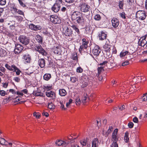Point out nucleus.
<instances>
[{"label": "nucleus", "mask_w": 147, "mask_h": 147, "mask_svg": "<svg viewBox=\"0 0 147 147\" xmlns=\"http://www.w3.org/2000/svg\"><path fill=\"white\" fill-rule=\"evenodd\" d=\"M42 114L43 115L45 116V117H48L49 115V114L48 113L45 112V111H43Z\"/></svg>", "instance_id": "nucleus-60"}, {"label": "nucleus", "mask_w": 147, "mask_h": 147, "mask_svg": "<svg viewBox=\"0 0 147 147\" xmlns=\"http://www.w3.org/2000/svg\"><path fill=\"white\" fill-rule=\"evenodd\" d=\"M73 101L71 99H70L69 100V102H67L66 104V107H68L69 106V105Z\"/></svg>", "instance_id": "nucleus-56"}, {"label": "nucleus", "mask_w": 147, "mask_h": 147, "mask_svg": "<svg viewBox=\"0 0 147 147\" xmlns=\"http://www.w3.org/2000/svg\"><path fill=\"white\" fill-rule=\"evenodd\" d=\"M0 95L2 96H4L6 94V92L3 90L0 91Z\"/></svg>", "instance_id": "nucleus-59"}, {"label": "nucleus", "mask_w": 147, "mask_h": 147, "mask_svg": "<svg viewBox=\"0 0 147 147\" xmlns=\"http://www.w3.org/2000/svg\"><path fill=\"white\" fill-rule=\"evenodd\" d=\"M23 58L24 59V61L25 63H29L31 60L30 56L28 54L24 55Z\"/></svg>", "instance_id": "nucleus-19"}, {"label": "nucleus", "mask_w": 147, "mask_h": 147, "mask_svg": "<svg viewBox=\"0 0 147 147\" xmlns=\"http://www.w3.org/2000/svg\"><path fill=\"white\" fill-rule=\"evenodd\" d=\"M75 0H65V1L68 3H73Z\"/></svg>", "instance_id": "nucleus-63"}, {"label": "nucleus", "mask_w": 147, "mask_h": 147, "mask_svg": "<svg viewBox=\"0 0 147 147\" xmlns=\"http://www.w3.org/2000/svg\"><path fill=\"white\" fill-rule=\"evenodd\" d=\"M146 17L145 12L142 10H139L136 13V17L139 20H143Z\"/></svg>", "instance_id": "nucleus-3"}, {"label": "nucleus", "mask_w": 147, "mask_h": 147, "mask_svg": "<svg viewBox=\"0 0 147 147\" xmlns=\"http://www.w3.org/2000/svg\"><path fill=\"white\" fill-rule=\"evenodd\" d=\"M113 129V127H112L111 126L109 127V129L107 131V133L108 134L110 133L111 132L112 130Z\"/></svg>", "instance_id": "nucleus-64"}, {"label": "nucleus", "mask_w": 147, "mask_h": 147, "mask_svg": "<svg viewBox=\"0 0 147 147\" xmlns=\"http://www.w3.org/2000/svg\"><path fill=\"white\" fill-rule=\"evenodd\" d=\"M88 96L87 94H84L83 95L81 100L83 104L86 102L87 100H88Z\"/></svg>", "instance_id": "nucleus-27"}, {"label": "nucleus", "mask_w": 147, "mask_h": 147, "mask_svg": "<svg viewBox=\"0 0 147 147\" xmlns=\"http://www.w3.org/2000/svg\"><path fill=\"white\" fill-rule=\"evenodd\" d=\"M8 7L10 8V9L14 13L16 11L17 8L15 4L13 3H10L9 4Z\"/></svg>", "instance_id": "nucleus-20"}, {"label": "nucleus", "mask_w": 147, "mask_h": 147, "mask_svg": "<svg viewBox=\"0 0 147 147\" xmlns=\"http://www.w3.org/2000/svg\"><path fill=\"white\" fill-rule=\"evenodd\" d=\"M24 49V47L21 45L16 44L15 45L14 52L15 54H18L21 52Z\"/></svg>", "instance_id": "nucleus-12"}, {"label": "nucleus", "mask_w": 147, "mask_h": 147, "mask_svg": "<svg viewBox=\"0 0 147 147\" xmlns=\"http://www.w3.org/2000/svg\"><path fill=\"white\" fill-rule=\"evenodd\" d=\"M107 36V34L102 31L98 35V36L100 40H103L106 39Z\"/></svg>", "instance_id": "nucleus-22"}, {"label": "nucleus", "mask_w": 147, "mask_h": 147, "mask_svg": "<svg viewBox=\"0 0 147 147\" xmlns=\"http://www.w3.org/2000/svg\"><path fill=\"white\" fill-rule=\"evenodd\" d=\"M19 2L20 5L23 7H25L26 6L25 4L24 3V0H18Z\"/></svg>", "instance_id": "nucleus-44"}, {"label": "nucleus", "mask_w": 147, "mask_h": 147, "mask_svg": "<svg viewBox=\"0 0 147 147\" xmlns=\"http://www.w3.org/2000/svg\"><path fill=\"white\" fill-rule=\"evenodd\" d=\"M111 22L112 26L114 28H116L119 24V20L117 18H113L111 20Z\"/></svg>", "instance_id": "nucleus-15"}, {"label": "nucleus", "mask_w": 147, "mask_h": 147, "mask_svg": "<svg viewBox=\"0 0 147 147\" xmlns=\"http://www.w3.org/2000/svg\"><path fill=\"white\" fill-rule=\"evenodd\" d=\"M129 133L127 131L126 132L125 134L124 140L125 141L127 142L129 141Z\"/></svg>", "instance_id": "nucleus-37"}, {"label": "nucleus", "mask_w": 147, "mask_h": 147, "mask_svg": "<svg viewBox=\"0 0 147 147\" xmlns=\"http://www.w3.org/2000/svg\"><path fill=\"white\" fill-rule=\"evenodd\" d=\"M124 5L123 0L120 1L118 3V5L120 9H122Z\"/></svg>", "instance_id": "nucleus-38"}, {"label": "nucleus", "mask_w": 147, "mask_h": 147, "mask_svg": "<svg viewBox=\"0 0 147 147\" xmlns=\"http://www.w3.org/2000/svg\"><path fill=\"white\" fill-rule=\"evenodd\" d=\"M76 71L78 73H82L83 71V69L81 67H78L77 68Z\"/></svg>", "instance_id": "nucleus-50"}, {"label": "nucleus", "mask_w": 147, "mask_h": 147, "mask_svg": "<svg viewBox=\"0 0 147 147\" xmlns=\"http://www.w3.org/2000/svg\"><path fill=\"white\" fill-rule=\"evenodd\" d=\"M54 53L55 54L59 55L61 54V49L58 47H55L53 49Z\"/></svg>", "instance_id": "nucleus-32"}, {"label": "nucleus", "mask_w": 147, "mask_h": 147, "mask_svg": "<svg viewBox=\"0 0 147 147\" xmlns=\"http://www.w3.org/2000/svg\"><path fill=\"white\" fill-rule=\"evenodd\" d=\"M46 95L48 97L52 98V99L53 100L56 97L55 93L53 91L50 90H47L46 92Z\"/></svg>", "instance_id": "nucleus-14"}, {"label": "nucleus", "mask_w": 147, "mask_h": 147, "mask_svg": "<svg viewBox=\"0 0 147 147\" xmlns=\"http://www.w3.org/2000/svg\"><path fill=\"white\" fill-rule=\"evenodd\" d=\"M133 121L134 122L137 123L138 122V118L136 117H134L133 119Z\"/></svg>", "instance_id": "nucleus-61"}, {"label": "nucleus", "mask_w": 147, "mask_h": 147, "mask_svg": "<svg viewBox=\"0 0 147 147\" xmlns=\"http://www.w3.org/2000/svg\"><path fill=\"white\" fill-rule=\"evenodd\" d=\"M29 26L30 29L34 30L36 31L41 29V28L39 26H36L32 24H30Z\"/></svg>", "instance_id": "nucleus-18"}, {"label": "nucleus", "mask_w": 147, "mask_h": 147, "mask_svg": "<svg viewBox=\"0 0 147 147\" xmlns=\"http://www.w3.org/2000/svg\"><path fill=\"white\" fill-rule=\"evenodd\" d=\"M94 19L97 21H99L101 19V17L99 14H96L94 17Z\"/></svg>", "instance_id": "nucleus-42"}, {"label": "nucleus", "mask_w": 147, "mask_h": 147, "mask_svg": "<svg viewBox=\"0 0 147 147\" xmlns=\"http://www.w3.org/2000/svg\"><path fill=\"white\" fill-rule=\"evenodd\" d=\"M111 147H119L118 145L117 142H111V144L110 146Z\"/></svg>", "instance_id": "nucleus-47"}, {"label": "nucleus", "mask_w": 147, "mask_h": 147, "mask_svg": "<svg viewBox=\"0 0 147 147\" xmlns=\"http://www.w3.org/2000/svg\"><path fill=\"white\" fill-rule=\"evenodd\" d=\"M5 66L8 69L11 71H13L14 70L17 69V67L14 65L10 66L8 64H6Z\"/></svg>", "instance_id": "nucleus-21"}, {"label": "nucleus", "mask_w": 147, "mask_h": 147, "mask_svg": "<svg viewBox=\"0 0 147 147\" xmlns=\"http://www.w3.org/2000/svg\"><path fill=\"white\" fill-rule=\"evenodd\" d=\"M35 50L43 55L46 56L47 54V52L40 45H36V47L35 48Z\"/></svg>", "instance_id": "nucleus-11"}, {"label": "nucleus", "mask_w": 147, "mask_h": 147, "mask_svg": "<svg viewBox=\"0 0 147 147\" xmlns=\"http://www.w3.org/2000/svg\"><path fill=\"white\" fill-rule=\"evenodd\" d=\"M69 143V141L66 139H65L63 140H58L56 142V144L57 146L63 147L66 146Z\"/></svg>", "instance_id": "nucleus-6"}, {"label": "nucleus", "mask_w": 147, "mask_h": 147, "mask_svg": "<svg viewBox=\"0 0 147 147\" xmlns=\"http://www.w3.org/2000/svg\"><path fill=\"white\" fill-rule=\"evenodd\" d=\"M60 7V5L57 3H55L51 7V10L55 13L57 12L59 10Z\"/></svg>", "instance_id": "nucleus-16"}, {"label": "nucleus", "mask_w": 147, "mask_h": 147, "mask_svg": "<svg viewBox=\"0 0 147 147\" xmlns=\"http://www.w3.org/2000/svg\"><path fill=\"white\" fill-rule=\"evenodd\" d=\"M134 125V124L133 123L131 122L129 123L128 124V126L130 128H132L133 127Z\"/></svg>", "instance_id": "nucleus-55"}, {"label": "nucleus", "mask_w": 147, "mask_h": 147, "mask_svg": "<svg viewBox=\"0 0 147 147\" xmlns=\"http://www.w3.org/2000/svg\"><path fill=\"white\" fill-rule=\"evenodd\" d=\"M86 142L87 141L86 140L80 141V143L82 145L83 147L86 146Z\"/></svg>", "instance_id": "nucleus-53"}, {"label": "nucleus", "mask_w": 147, "mask_h": 147, "mask_svg": "<svg viewBox=\"0 0 147 147\" xmlns=\"http://www.w3.org/2000/svg\"><path fill=\"white\" fill-rule=\"evenodd\" d=\"M38 64L41 68L44 67L45 64V61L44 59H39L38 61Z\"/></svg>", "instance_id": "nucleus-24"}, {"label": "nucleus", "mask_w": 147, "mask_h": 147, "mask_svg": "<svg viewBox=\"0 0 147 147\" xmlns=\"http://www.w3.org/2000/svg\"><path fill=\"white\" fill-rule=\"evenodd\" d=\"M6 49L0 46V56L1 57H4L7 55V52L6 50Z\"/></svg>", "instance_id": "nucleus-17"}, {"label": "nucleus", "mask_w": 147, "mask_h": 147, "mask_svg": "<svg viewBox=\"0 0 147 147\" xmlns=\"http://www.w3.org/2000/svg\"><path fill=\"white\" fill-rule=\"evenodd\" d=\"M120 16L121 17L123 18L124 19L126 18V17L125 16V14L124 12H122L120 14Z\"/></svg>", "instance_id": "nucleus-58"}, {"label": "nucleus", "mask_w": 147, "mask_h": 147, "mask_svg": "<svg viewBox=\"0 0 147 147\" xmlns=\"http://www.w3.org/2000/svg\"><path fill=\"white\" fill-rule=\"evenodd\" d=\"M6 0H0V5H4L6 3Z\"/></svg>", "instance_id": "nucleus-51"}, {"label": "nucleus", "mask_w": 147, "mask_h": 147, "mask_svg": "<svg viewBox=\"0 0 147 147\" xmlns=\"http://www.w3.org/2000/svg\"><path fill=\"white\" fill-rule=\"evenodd\" d=\"M35 38L36 40L40 43L42 44V38L39 35H37L35 37Z\"/></svg>", "instance_id": "nucleus-30"}, {"label": "nucleus", "mask_w": 147, "mask_h": 147, "mask_svg": "<svg viewBox=\"0 0 147 147\" xmlns=\"http://www.w3.org/2000/svg\"><path fill=\"white\" fill-rule=\"evenodd\" d=\"M73 60L75 61L76 62L78 61V57L77 53L75 52L73 53L71 57Z\"/></svg>", "instance_id": "nucleus-31"}, {"label": "nucleus", "mask_w": 147, "mask_h": 147, "mask_svg": "<svg viewBox=\"0 0 147 147\" xmlns=\"http://www.w3.org/2000/svg\"><path fill=\"white\" fill-rule=\"evenodd\" d=\"M70 80H71V81L73 83H74V82H76V81L77 80V79L76 77H71Z\"/></svg>", "instance_id": "nucleus-54"}, {"label": "nucleus", "mask_w": 147, "mask_h": 147, "mask_svg": "<svg viewBox=\"0 0 147 147\" xmlns=\"http://www.w3.org/2000/svg\"><path fill=\"white\" fill-rule=\"evenodd\" d=\"M98 140L97 138L93 139L92 142V147H98Z\"/></svg>", "instance_id": "nucleus-25"}, {"label": "nucleus", "mask_w": 147, "mask_h": 147, "mask_svg": "<svg viewBox=\"0 0 147 147\" xmlns=\"http://www.w3.org/2000/svg\"><path fill=\"white\" fill-rule=\"evenodd\" d=\"M33 116L36 117V118L38 119L40 118V114L39 113H37L36 112H35L33 113Z\"/></svg>", "instance_id": "nucleus-46"}, {"label": "nucleus", "mask_w": 147, "mask_h": 147, "mask_svg": "<svg viewBox=\"0 0 147 147\" xmlns=\"http://www.w3.org/2000/svg\"><path fill=\"white\" fill-rule=\"evenodd\" d=\"M59 93L61 96H64L67 94L66 91L63 89H60L59 90Z\"/></svg>", "instance_id": "nucleus-29"}, {"label": "nucleus", "mask_w": 147, "mask_h": 147, "mask_svg": "<svg viewBox=\"0 0 147 147\" xmlns=\"http://www.w3.org/2000/svg\"><path fill=\"white\" fill-rule=\"evenodd\" d=\"M50 21L55 24L59 23L61 22V20L57 16L51 15L50 16Z\"/></svg>", "instance_id": "nucleus-9"}, {"label": "nucleus", "mask_w": 147, "mask_h": 147, "mask_svg": "<svg viewBox=\"0 0 147 147\" xmlns=\"http://www.w3.org/2000/svg\"><path fill=\"white\" fill-rule=\"evenodd\" d=\"M141 100L142 101H146L147 100V96L146 94H144L143 96L141 98Z\"/></svg>", "instance_id": "nucleus-49"}, {"label": "nucleus", "mask_w": 147, "mask_h": 147, "mask_svg": "<svg viewBox=\"0 0 147 147\" xmlns=\"http://www.w3.org/2000/svg\"><path fill=\"white\" fill-rule=\"evenodd\" d=\"M14 18L18 22H21L24 20L23 16H14Z\"/></svg>", "instance_id": "nucleus-35"}, {"label": "nucleus", "mask_w": 147, "mask_h": 147, "mask_svg": "<svg viewBox=\"0 0 147 147\" xmlns=\"http://www.w3.org/2000/svg\"><path fill=\"white\" fill-rule=\"evenodd\" d=\"M104 67L103 66H100L98 67V73L99 74L101 72L104 71Z\"/></svg>", "instance_id": "nucleus-48"}, {"label": "nucleus", "mask_w": 147, "mask_h": 147, "mask_svg": "<svg viewBox=\"0 0 147 147\" xmlns=\"http://www.w3.org/2000/svg\"><path fill=\"white\" fill-rule=\"evenodd\" d=\"M139 45L142 47H144L147 43V42L145 39H143V37H142L138 42Z\"/></svg>", "instance_id": "nucleus-23"}, {"label": "nucleus", "mask_w": 147, "mask_h": 147, "mask_svg": "<svg viewBox=\"0 0 147 147\" xmlns=\"http://www.w3.org/2000/svg\"><path fill=\"white\" fill-rule=\"evenodd\" d=\"M71 27L73 29L75 30V31L78 33H79L80 31L79 30L76 26L73 25L71 26Z\"/></svg>", "instance_id": "nucleus-43"}, {"label": "nucleus", "mask_w": 147, "mask_h": 147, "mask_svg": "<svg viewBox=\"0 0 147 147\" xmlns=\"http://www.w3.org/2000/svg\"><path fill=\"white\" fill-rule=\"evenodd\" d=\"M51 78V75L49 74H46L43 76L44 79L47 81L49 80Z\"/></svg>", "instance_id": "nucleus-33"}, {"label": "nucleus", "mask_w": 147, "mask_h": 147, "mask_svg": "<svg viewBox=\"0 0 147 147\" xmlns=\"http://www.w3.org/2000/svg\"><path fill=\"white\" fill-rule=\"evenodd\" d=\"M43 34L44 35H47L49 36H51V33L48 32V31L47 30H44L42 32Z\"/></svg>", "instance_id": "nucleus-45"}, {"label": "nucleus", "mask_w": 147, "mask_h": 147, "mask_svg": "<svg viewBox=\"0 0 147 147\" xmlns=\"http://www.w3.org/2000/svg\"><path fill=\"white\" fill-rule=\"evenodd\" d=\"M71 18L72 20H76L79 24L83 25L84 24V19L79 12H74L71 16Z\"/></svg>", "instance_id": "nucleus-1"}, {"label": "nucleus", "mask_w": 147, "mask_h": 147, "mask_svg": "<svg viewBox=\"0 0 147 147\" xmlns=\"http://www.w3.org/2000/svg\"><path fill=\"white\" fill-rule=\"evenodd\" d=\"M82 45L80 47L79 51L80 52L83 50L84 49H86L88 47V45L89 43L88 40L87 39L83 38L82 40Z\"/></svg>", "instance_id": "nucleus-7"}, {"label": "nucleus", "mask_w": 147, "mask_h": 147, "mask_svg": "<svg viewBox=\"0 0 147 147\" xmlns=\"http://www.w3.org/2000/svg\"><path fill=\"white\" fill-rule=\"evenodd\" d=\"M13 71H15L16 72V74L17 75H20L21 71L17 67V69L15 70H14Z\"/></svg>", "instance_id": "nucleus-57"}, {"label": "nucleus", "mask_w": 147, "mask_h": 147, "mask_svg": "<svg viewBox=\"0 0 147 147\" xmlns=\"http://www.w3.org/2000/svg\"><path fill=\"white\" fill-rule=\"evenodd\" d=\"M118 131V129H115L114 130L111 136V142H117L118 139V136L117 135Z\"/></svg>", "instance_id": "nucleus-8"}, {"label": "nucleus", "mask_w": 147, "mask_h": 147, "mask_svg": "<svg viewBox=\"0 0 147 147\" xmlns=\"http://www.w3.org/2000/svg\"><path fill=\"white\" fill-rule=\"evenodd\" d=\"M48 108L51 109H54L55 108V105L51 102L48 103Z\"/></svg>", "instance_id": "nucleus-34"}, {"label": "nucleus", "mask_w": 147, "mask_h": 147, "mask_svg": "<svg viewBox=\"0 0 147 147\" xmlns=\"http://www.w3.org/2000/svg\"><path fill=\"white\" fill-rule=\"evenodd\" d=\"M131 54V53L128 51H125V50H123L120 53V56L121 57H122L127 55H130Z\"/></svg>", "instance_id": "nucleus-28"}, {"label": "nucleus", "mask_w": 147, "mask_h": 147, "mask_svg": "<svg viewBox=\"0 0 147 147\" xmlns=\"http://www.w3.org/2000/svg\"><path fill=\"white\" fill-rule=\"evenodd\" d=\"M108 63V61H105L102 63H100L99 65L101 66H103L104 67L107 65V63Z\"/></svg>", "instance_id": "nucleus-52"}, {"label": "nucleus", "mask_w": 147, "mask_h": 147, "mask_svg": "<svg viewBox=\"0 0 147 147\" xmlns=\"http://www.w3.org/2000/svg\"><path fill=\"white\" fill-rule=\"evenodd\" d=\"M129 64V62L128 61H126L124 62H123L122 64V66H125L128 65Z\"/></svg>", "instance_id": "nucleus-62"}, {"label": "nucleus", "mask_w": 147, "mask_h": 147, "mask_svg": "<svg viewBox=\"0 0 147 147\" xmlns=\"http://www.w3.org/2000/svg\"><path fill=\"white\" fill-rule=\"evenodd\" d=\"M111 46L110 44V42L109 40L106 41L105 44L103 46V49L106 52H109L111 50Z\"/></svg>", "instance_id": "nucleus-13"}, {"label": "nucleus", "mask_w": 147, "mask_h": 147, "mask_svg": "<svg viewBox=\"0 0 147 147\" xmlns=\"http://www.w3.org/2000/svg\"><path fill=\"white\" fill-rule=\"evenodd\" d=\"M84 77H82L80 83L82 84L81 85V87L82 88H84L86 86L88 85V82L86 80L84 81Z\"/></svg>", "instance_id": "nucleus-26"}, {"label": "nucleus", "mask_w": 147, "mask_h": 147, "mask_svg": "<svg viewBox=\"0 0 147 147\" xmlns=\"http://www.w3.org/2000/svg\"><path fill=\"white\" fill-rule=\"evenodd\" d=\"M7 141L4 138H0V143L1 145H6Z\"/></svg>", "instance_id": "nucleus-41"}, {"label": "nucleus", "mask_w": 147, "mask_h": 147, "mask_svg": "<svg viewBox=\"0 0 147 147\" xmlns=\"http://www.w3.org/2000/svg\"><path fill=\"white\" fill-rule=\"evenodd\" d=\"M15 13H17L18 14L22 15L25 18L24 14V12L21 10L17 9Z\"/></svg>", "instance_id": "nucleus-39"}, {"label": "nucleus", "mask_w": 147, "mask_h": 147, "mask_svg": "<svg viewBox=\"0 0 147 147\" xmlns=\"http://www.w3.org/2000/svg\"><path fill=\"white\" fill-rule=\"evenodd\" d=\"M33 94L34 95L37 96H43V94L40 92L35 91L33 92Z\"/></svg>", "instance_id": "nucleus-40"}, {"label": "nucleus", "mask_w": 147, "mask_h": 147, "mask_svg": "<svg viewBox=\"0 0 147 147\" xmlns=\"http://www.w3.org/2000/svg\"><path fill=\"white\" fill-rule=\"evenodd\" d=\"M18 40L21 43L25 45H27L30 42V39L24 35H20L19 37Z\"/></svg>", "instance_id": "nucleus-4"}, {"label": "nucleus", "mask_w": 147, "mask_h": 147, "mask_svg": "<svg viewBox=\"0 0 147 147\" xmlns=\"http://www.w3.org/2000/svg\"><path fill=\"white\" fill-rule=\"evenodd\" d=\"M63 33L64 36L68 41H71L74 39L73 31L70 28L66 27L63 28Z\"/></svg>", "instance_id": "nucleus-2"}, {"label": "nucleus", "mask_w": 147, "mask_h": 147, "mask_svg": "<svg viewBox=\"0 0 147 147\" xmlns=\"http://www.w3.org/2000/svg\"><path fill=\"white\" fill-rule=\"evenodd\" d=\"M75 103L77 105H80L81 103V101L79 96H77L75 99Z\"/></svg>", "instance_id": "nucleus-36"}, {"label": "nucleus", "mask_w": 147, "mask_h": 147, "mask_svg": "<svg viewBox=\"0 0 147 147\" xmlns=\"http://www.w3.org/2000/svg\"><path fill=\"white\" fill-rule=\"evenodd\" d=\"M101 52V49L99 46L97 45L94 46L92 50V53L94 55L98 56Z\"/></svg>", "instance_id": "nucleus-10"}, {"label": "nucleus", "mask_w": 147, "mask_h": 147, "mask_svg": "<svg viewBox=\"0 0 147 147\" xmlns=\"http://www.w3.org/2000/svg\"><path fill=\"white\" fill-rule=\"evenodd\" d=\"M79 7L81 12H87L89 11L90 6L85 3L80 4L79 5Z\"/></svg>", "instance_id": "nucleus-5"}]
</instances>
